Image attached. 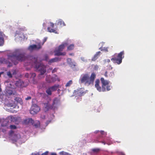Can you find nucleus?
Here are the masks:
<instances>
[{
  "label": "nucleus",
  "instance_id": "1",
  "mask_svg": "<svg viewBox=\"0 0 155 155\" xmlns=\"http://www.w3.org/2000/svg\"><path fill=\"white\" fill-rule=\"evenodd\" d=\"M7 57L8 59L11 60L15 65L18 64V61H22L25 60L26 58L28 60H30L31 61L29 63H34L35 68L37 71L40 72V75L44 74L46 71L45 67L42 64L37 62V58L33 56H30L26 58L25 53L22 52L20 49L15 50L13 53L8 54Z\"/></svg>",
  "mask_w": 155,
  "mask_h": 155
},
{
  "label": "nucleus",
  "instance_id": "2",
  "mask_svg": "<svg viewBox=\"0 0 155 155\" xmlns=\"http://www.w3.org/2000/svg\"><path fill=\"white\" fill-rule=\"evenodd\" d=\"M96 78V74L93 72L90 77L88 74L82 75L79 79L80 83L83 84L85 85L88 86L91 84H93L94 80Z\"/></svg>",
  "mask_w": 155,
  "mask_h": 155
},
{
  "label": "nucleus",
  "instance_id": "3",
  "mask_svg": "<svg viewBox=\"0 0 155 155\" xmlns=\"http://www.w3.org/2000/svg\"><path fill=\"white\" fill-rule=\"evenodd\" d=\"M67 42H64L60 45L58 48H56L54 51V55L55 56L65 55L66 53L65 52H61L64 48L65 47L68 45Z\"/></svg>",
  "mask_w": 155,
  "mask_h": 155
},
{
  "label": "nucleus",
  "instance_id": "4",
  "mask_svg": "<svg viewBox=\"0 0 155 155\" xmlns=\"http://www.w3.org/2000/svg\"><path fill=\"white\" fill-rule=\"evenodd\" d=\"M124 51H122L118 54H115L111 60L113 62L119 64L122 62V58H124Z\"/></svg>",
  "mask_w": 155,
  "mask_h": 155
},
{
  "label": "nucleus",
  "instance_id": "5",
  "mask_svg": "<svg viewBox=\"0 0 155 155\" xmlns=\"http://www.w3.org/2000/svg\"><path fill=\"white\" fill-rule=\"evenodd\" d=\"M14 100L15 101L12 103H9L8 104V107H15L16 104L19 103L21 104H23V101L22 99L18 97L14 96Z\"/></svg>",
  "mask_w": 155,
  "mask_h": 155
},
{
  "label": "nucleus",
  "instance_id": "6",
  "mask_svg": "<svg viewBox=\"0 0 155 155\" xmlns=\"http://www.w3.org/2000/svg\"><path fill=\"white\" fill-rule=\"evenodd\" d=\"M45 80L47 83H54L57 81H60V79L55 75L54 77H51L50 75H47L46 76Z\"/></svg>",
  "mask_w": 155,
  "mask_h": 155
},
{
  "label": "nucleus",
  "instance_id": "7",
  "mask_svg": "<svg viewBox=\"0 0 155 155\" xmlns=\"http://www.w3.org/2000/svg\"><path fill=\"white\" fill-rule=\"evenodd\" d=\"M59 85H54L51 87H49L46 90V92L47 94L49 95H51L52 94V92L56 91L59 87Z\"/></svg>",
  "mask_w": 155,
  "mask_h": 155
},
{
  "label": "nucleus",
  "instance_id": "8",
  "mask_svg": "<svg viewBox=\"0 0 155 155\" xmlns=\"http://www.w3.org/2000/svg\"><path fill=\"white\" fill-rule=\"evenodd\" d=\"M40 107L36 104H33L31 106L30 110V113L32 114H37L40 110Z\"/></svg>",
  "mask_w": 155,
  "mask_h": 155
},
{
  "label": "nucleus",
  "instance_id": "9",
  "mask_svg": "<svg viewBox=\"0 0 155 155\" xmlns=\"http://www.w3.org/2000/svg\"><path fill=\"white\" fill-rule=\"evenodd\" d=\"M101 81L102 87V92L105 91L106 90L105 86L109 84L110 81L108 80H105L103 78H101Z\"/></svg>",
  "mask_w": 155,
  "mask_h": 155
},
{
  "label": "nucleus",
  "instance_id": "10",
  "mask_svg": "<svg viewBox=\"0 0 155 155\" xmlns=\"http://www.w3.org/2000/svg\"><path fill=\"white\" fill-rule=\"evenodd\" d=\"M15 84L16 87L21 88L26 87L27 85V84L25 83L24 82L20 79L16 81Z\"/></svg>",
  "mask_w": 155,
  "mask_h": 155
},
{
  "label": "nucleus",
  "instance_id": "11",
  "mask_svg": "<svg viewBox=\"0 0 155 155\" xmlns=\"http://www.w3.org/2000/svg\"><path fill=\"white\" fill-rule=\"evenodd\" d=\"M8 59H6L3 57H0V64H8V66L9 67L12 66V64L11 62L9 61Z\"/></svg>",
  "mask_w": 155,
  "mask_h": 155
},
{
  "label": "nucleus",
  "instance_id": "12",
  "mask_svg": "<svg viewBox=\"0 0 155 155\" xmlns=\"http://www.w3.org/2000/svg\"><path fill=\"white\" fill-rule=\"evenodd\" d=\"M5 94L7 96L9 97L11 95H15V93H14L13 91V89L12 88L8 87L6 88L5 89Z\"/></svg>",
  "mask_w": 155,
  "mask_h": 155
},
{
  "label": "nucleus",
  "instance_id": "13",
  "mask_svg": "<svg viewBox=\"0 0 155 155\" xmlns=\"http://www.w3.org/2000/svg\"><path fill=\"white\" fill-rule=\"evenodd\" d=\"M41 48V45L40 43L38 44L37 45H30L28 47V49L30 50H39Z\"/></svg>",
  "mask_w": 155,
  "mask_h": 155
},
{
  "label": "nucleus",
  "instance_id": "14",
  "mask_svg": "<svg viewBox=\"0 0 155 155\" xmlns=\"http://www.w3.org/2000/svg\"><path fill=\"white\" fill-rule=\"evenodd\" d=\"M100 81L99 79H97L95 81V87L99 92L102 91V87L100 85Z\"/></svg>",
  "mask_w": 155,
  "mask_h": 155
},
{
  "label": "nucleus",
  "instance_id": "15",
  "mask_svg": "<svg viewBox=\"0 0 155 155\" xmlns=\"http://www.w3.org/2000/svg\"><path fill=\"white\" fill-rule=\"evenodd\" d=\"M44 107L46 111H48L49 109H53V105L49 104L48 103H44Z\"/></svg>",
  "mask_w": 155,
  "mask_h": 155
},
{
  "label": "nucleus",
  "instance_id": "16",
  "mask_svg": "<svg viewBox=\"0 0 155 155\" xmlns=\"http://www.w3.org/2000/svg\"><path fill=\"white\" fill-rule=\"evenodd\" d=\"M67 61L68 64L72 68H73L76 66V63L74 61H72L71 58H68Z\"/></svg>",
  "mask_w": 155,
  "mask_h": 155
},
{
  "label": "nucleus",
  "instance_id": "17",
  "mask_svg": "<svg viewBox=\"0 0 155 155\" xmlns=\"http://www.w3.org/2000/svg\"><path fill=\"white\" fill-rule=\"evenodd\" d=\"M61 60V58L58 57H55L50 60L48 61V63L50 64L53 62H57L60 61Z\"/></svg>",
  "mask_w": 155,
  "mask_h": 155
},
{
  "label": "nucleus",
  "instance_id": "18",
  "mask_svg": "<svg viewBox=\"0 0 155 155\" xmlns=\"http://www.w3.org/2000/svg\"><path fill=\"white\" fill-rule=\"evenodd\" d=\"M100 53L101 52L100 51L97 52L92 58V61H94L96 60L100 55Z\"/></svg>",
  "mask_w": 155,
  "mask_h": 155
},
{
  "label": "nucleus",
  "instance_id": "19",
  "mask_svg": "<svg viewBox=\"0 0 155 155\" xmlns=\"http://www.w3.org/2000/svg\"><path fill=\"white\" fill-rule=\"evenodd\" d=\"M12 119L13 121L17 123L19 122L21 120V118L19 117H14Z\"/></svg>",
  "mask_w": 155,
  "mask_h": 155
},
{
  "label": "nucleus",
  "instance_id": "20",
  "mask_svg": "<svg viewBox=\"0 0 155 155\" xmlns=\"http://www.w3.org/2000/svg\"><path fill=\"white\" fill-rule=\"evenodd\" d=\"M57 24L59 25H60L62 26H65V24L64 21L61 19L58 20V22Z\"/></svg>",
  "mask_w": 155,
  "mask_h": 155
},
{
  "label": "nucleus",
  "instance_id": "21",
  "mask_svg": "<svg viewBox=\"0 0 155 155\" xmlns=\"http://www.w3.org/2000/svg\"><path fill=\"white\" fill-rule=\"evenodd\" d=\"M59 101V100L57 98H55L53 101V103L52 104V105H53V107L55 104H57L58 103Z\"/></svg>",
  "mask_w": 155,
  "mask_h": 155
},
{
  "label": "nucleus",
  "instance_id": "22",
  "mask_svg": "<svg viewBox=\"0 0 155 155\" xmlns=\"http://www.w3.org/2000/svg\"><path fill=\"white\" fill-rule=\"evenodd\" d=\"M74 46L73 44H71L68 47L67 50L68 51L72 50L74 49Z\"/></svg>",
  "mask_w": 155,
  "mask_h": 155
},
{
  "label": "nucleus",
  "instance_id": "23",
  "mask_svg": "<svg viewBox=\"0 0 155 155\" xmlns=\"http://www.w3.org/2000/svg\"><path fill=\"white\" fill-rule=\"evenodd\" d=\"M48 31V32H54L56 33V31L53 28H51L50 27H48L47 28Z\"/></svg>",
  "mask_w": 155,
  "mask_h": 155
},
{
  "label": "nucleus",
  "instance_id": "24",
  "mask_svg": "<svg viewBox=\"0 0 155 155\" xmlns=\"http://www.w3.org/2000/svg\"><path fill=\"white\" fill-rule=\"evenodd\" d=\"M4 39L3 38L0 36V46H2L4 44Z\"/></svg>",
  "mask_w": 155,
  "mask_h": 155
},
{
  "label": "nucleus",
  "instance_id": "25",
  "mask_svg": "<svg viewBox=\"0 0 155 155\" xmlns=\"http://www.w3.org/2000/svg\"><path fill=\"white\" fill-rule=\"evenodd\" d=\"M72 84V80H70L65 85V87H70V85Z\"/></svg>",
  "mask_w": 155,
  "mask_h": 155
},
{
  "label": "nucleus",
  "instance_id": "26",
  "mask_svg": "<svg viewBox=\"0 0 155 155\" xmlns=\"http://www.w3.org/2000/svg\"><path fill=\"white\" fill-rule=\"evenodd\" d=\"M40 125V122L39 121H38L36 123L34 124L33 125L36 128H37Z\"/></svg>",
  "mask_w": 155,
  "mask_h": 155
},
{
  "label": "nucleus",
  "instance_id": "27",
  "mask_svg": "<svg viewBox=\"0 0 155 155\" xmlns=\"http://www.w3.org/2000/svg\"><path fill=\"white\" fill-rule=\"evenodd\" d=\"M99 49L101 51H104L106 52H107L108 51L107 48L104 47L103 48L102 47H100L99 48Z\"/></svg>",
  "mask_w": 155,
  "mask_h": 155
},
{
  "label": "nucleus",
  "instance_id": "28",
  "mask_svg": "<svg viewBox=\"0 0 155 155\" xmlns=\"http://www.w3.org/2000/svg\"><path fill=\"white\" fill-rule=\"evenodd\" d=\"M30 78L33 80L36 77V74L35 73H31L30 74Z\"/></svg>",
  "mask_w": 155,
  "mask_h": 155
},
{
  "label": "nucleus",
  "instance_id": "29",
  "mask_svg": "<svg viewBox=\"0 0 155 155\" xmlns=\"http://www.w3.org/2000/svg\"><path fill=\"white\" fill-rule=\"evenodd\" d=\"M60 154L61 155H71L70 153L65 152L64 151H62L60 153Z\"/></svg>",
  "mask_w": 155,
  "mask_h": 155
},
{
  "label": "nucleus",
  "instance_id": "30",
  "mask_svg": "<svg viewBox=\"0 0 155 155\" xmlns=\"http://www.w3.org/2000/svg\"><path fill=\"white\" fill-rule=\"evenodd\" d=\"M7 74L8 77L9 78H12V74L10 71L7 72Z\"/></svg>",
  "mask_w": 155,
  "mask_h": 155
},
{
  "label": "nucleus",
  "instance_id": "31",
  "mask_svg": "<svg viewBox=\"0 0 155 155\" xmlns=\"http://www.w3.org/2000/svg\"><path fill=\"white\" fill-rule=\"evenodd\" d=\"M27 120L29 121V123H31L32 124H33L34 123V120L31 118H28L27 119Z\"/></svg>",
  "mask_w": 155,
  "mask_h": 155
},
{
  "label": "nucleus",
  "instance_id": "32",
  "mask_svg": "<svg viewBox=\"0 0 155 155\" xmlns=\"http://www.w3.org/2000/svg\"><path fill=\"white\" fill-rule=\"evenodd\" d=\"M10 128L11 129H15L17 127L15 125H11L10 126Z\"/></svg>",
  "mask_w": 155,
  "mask_h": 155
},
{
  "label": "nucleus",
  "instance_id": "33",
  "mask_svg": "<svg viewBox=\"0 0 155 155\" xmlns=\"http://www.w3.org/2000/svg\"><path fill=\"white\" fill-rule=\"evenodd\" d=\"M92 150L94 152L97 153L99 151L100 149L97 148H95L92 149Z\"/></svg>",
  "mask_w": 155,
  "mask_h": 155
},
{
  "label": "nucleus",
  "instance_id": "34",
  "mask_svg": "<svg viewBox=\"0 0 155 155\" xmlns=\"http://www.w3.org/2000/svg\"><path fill=\"white\" fill-rule=\"evenodd\" d=\"M106 90L107 91H109L111 89V88L112 87L108 85H107L106 86Z\"/></svg>",
  "mask_w": 155,
  "mask_h": 155
},
{
  "label": "nucleus",
  "instance_id": "35",
  "mask_svg": "<svg viewBox=\"0 0 155 155\" xmlns=\"http://www.w3.org/2000/svg\"><path fill=\"white\" fill-rule=\"evenodd\" d=\"M44 58H45L44 60L46 61H48L49 59L48 57V55L46 54L44 55Z\"/></svg>",
  "mask_w": 155,
  "mask_h": 155
},
{
  "label": "nucleus",
  "instance_id": "36",
  "mask_svg": "<svg viewBox=\"0 0 155 155\" xmlns=\"http://www.w3.org/2000/svg\"><path fill=\"white\" fill-rule=\"evenodd\" d=\"M27 119H25L24 120L23 123L25 124H28L29 123V121L27 120Z\"/></svg>",
  "mask_w": 155,
  "mask_h": 155
},
{
  "label": "nucleus",
  "instance_id": "37",
  "mask_svg": "<svg viewBox=\"0 0 155 155\" xmlns=\"http://www.w3.org/2000/svg\"><path fill=\"white\" fill-rule=\"evenodd\" d=\"M58 70V68H55L52 71V73H53L55 72H56L57 71V70Z\"/></svg>",
  "mask_w": 155,
  "mask_h": 155
},
{
  "label": "nucleus",
  "instance_id": "38",
  "mask_svg": "<svg viewBox=\"0 0 155 155\" xmlns=\"http://www.w3.org/2000/svg\"><path fill=\"white\" fill-rule=\"evenodd\" d=\"M47 39V38H45L43 40V43L41 45V46L46 41Z\"/></svg>",
  "mask_w": 155,
  "mask_h": 155
},
{
  "label": "nucleus",
  "instance_id": "39",
  "mask_svg": "<svg viewBox=\"0 0 155 155\" xmlns=\"http://www.w3.org/2000/svg\"><path fill=\"white\" fill-rule=\"evenodd\" d=\"M85 92H80V94H79V95L80 96H83V95H84L85 94Z\"/></svg>",
  "mask_w": 155,
  "mask_h": 155
},
{
  "label": "nucleus",
  "instance_id": "40",
  "mask_svg": "<svg viewBox=\"0 0 155 155\" xmlns=\"http://www.w3.org/2000/svg\"><path fill=\"white\" fill-rule=\"evenodd\" d=\"M12 71V74L13 75H15L16 74V71L15 70H13Z\"/></svg>",
  "mask_w": 155,
  "mask_h": 155
},
{
  "label": "nucleus",
  "instance_id": "41",
  "mask_svg": "<svg viewBox=\"0 0 155 155\" xmlns=\"http://www.w3.org/2000/svg\"><path fill=\"white\" fill-rule=\"evenodd\" d=\"M99 68V67L97 65H95L94 67V69L95 70H97Z\"/></svg>",
  "mask_w": 155,
  "mask_h": 155
},
{
  "label": "nucleus",
  "instance_id": "42",
  "mask_svg": "<svg viewBox=\"0 0 155 155\" xmlns=\"http://www.w3.org/2000/svg\"><path fill=\"white\" fill-rule=\"evenodd\" d=\"M30 76V74L29 75L28 73H26L25 74V76L27 78H28Z\"/></svg>",
  "mask_w": 155,
  "mask_h": 155
},
{
  "label": "nucleus",
  "instance_id": "43",
  "mask_svg": "<svg viewBox=\"0 0 155 155\" xmlns=\"http://www.w3.org/2000/svg\"><path fill=\"white\" fill-rule=\"evenodd\" d=\"M50 26L52 28H53L54 27V24L52 22H50Z\"/></svg>",
  "mask_w": 155,
  "mask_h": 155
},
{
  "label": "nucleus",
  "instance_id": "44",
  "mask_svg": "<svg viewBox=\"0 0 155 155\" xmlns=\"http://www.w3.org/2000/svg\"><path fill=\"white\" fill-rule=\"evenodd\" d=\"M101 134L102 135H106V134L105 133L104 131H101Z\"/></svg>",
  "mask_w": 155,
  "mask_h": 155
},
{
  "label": "nucleus",
  "instance_id": "45",
  "mask_svg": "<svg viewBox=\"0 0 155 155\" xmlns=\"http://www.w3.org/2000/svg\"><path fill=\"white\" fill-rule=\"evenodd\" d=\"M48 151H46L44 153H42L41 155H48Z\"/></svg>",
  "mask_w": 155,
  "mask_h": 155
},
{
  "label": "nucleus",
  "instance_id": "46",
  "mask_svg": "<svg viewBox=\"0 0 155 155\" xmlns=\"http://www.w3.org/2000/svg\"><path fill=\"white\" fill-rule=\"evenodd\" d=\"M31 99V97H27L26 98V100H30Z\"/></svg>",
  "mask_w": 155,
  "mask_h": 155
},
{
  "label": "nucleus",
  "instance_id": "47",
  "mask_svg": "<svg viewBox=\"0 0 155 155\" xmlns=\"http://www.w3.org/2000/svg\"><path fill=\"white\" fill-rule=\"evenodd\" d=\"M107 71H106L105 73V74H104L105 76V77H107Z\"/></svg>",
  "mask_w": 155,
  "mask_h": 155
},
{
  "label": "nucleus",
  "instance_id": "48",
  "mask_svg": "<svg viewBox=\"0 0 155 155\" xmlns=\"http://www.w3.org/2000/svg\"><path fill=\"white\" fill-rule=\"evenodd\" d=\"M101 142L103 143L104 145H105L106 144V143L104 141H103Z\"/></svg>",
  "mask_w": 155,
  "mask_h": 155
},
{
  "label": "nucleus",
  "instance_id": "49",
  "mask_svg": "<svg viewBox=\"0 0 155 155\" xmlns=\"http://www.w3.org/2000/svg\"><path fill=\"white\" fill-rule=\"evenodd\" d=\"M51 155H56V153H52L51 154Z\"/></svg>",
  "mask_w": 155,
  "mask_h": 155
},
{
  "label": "nucleus",
  "instance_id": "50",
  "mask_svg": "<svg viewBox=\"0 0 155 155\" xmlns=\"http://www.w3.org/2000/svg\"><path fill=\"white\" fill-rule=\"evenodd\" d=\"M69 55H74V54L73 53H71L69 54Z\"/></svg>",
  "mask_w": 155,
  "mask_h": 155
},
{
  "label": "nucleus",
  "instance_id": "51",
  "mask_svg": "<svg viewBox=\"0 0 155 155\" xmlns=\"http://www.w3.org/2000/svg\"><path fill=\"white\" fill-rule=\"evenodd\" d=\"M2 125L3 126H7V125L6 124V125H3V124H2Z\"/></svg>",
  "mask_w": 155,
  "mask_h": 155
},
{
  "label": "nucleus",
  "instance_id": "52",
  "mask_svg": "<svg viewBox=\"0 0 155 155\" xmlns=\"http://www.w3.org/2000/svg\"><path fill=\"white\" fill-rule=\"evenodd\" d=\"M121 155H125L124 153H121Z\"/></svg>",
  "mask_w": 155,
  "mask_h": 155
},
{
  "label": "nucleus",
  "instance_id": "53",
  "mask_svg": "<svg viewBox=\"0 0 155 155\" xmlns=\"http://www.w3.org/2000/svg\"><path fill=\"white\" fill-rule=\"evenodd\" d=\"M111 73H112L113 75H114V73L113 72H111Z\"/></svg>",
  "mask_w": 155,
  "mask_h": 155
},
{
  "label": "nucleus",
  "instance_id": "54",
  "mask_svg": "<svg viewBox=\"0 0 155 155\" xmlns=\"http://www.w3.org/2000/svg\"><path fill=\"white\" fill-rule=\"evenodd\" d=\"M101 44H104V43H103V42H102Z\"/></svg>",
  "mask_w": 155,
  "mask_h": 155
}]
</instances>
